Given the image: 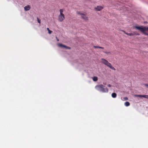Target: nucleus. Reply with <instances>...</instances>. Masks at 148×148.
Here are the masks:
<instances>
[{
	"instance_id": "obj_1",
	"label": "nucleus",
	"mask_w": 148,
	"mask_h": 148,
	"mask_svg": "<svg viewBox=\"0 0 148 148\" xmlns=\"http://www.w3.org/2000/svg\"><path fill=\"white\" fill-rule=\"evenodd\" d=\"M105 86L103 84H98L96 85L95 88L98 91L102 92H108V89L107 87H105Z\"/></svg>"
},
{
	"instance_id": "obj_2",
	"label": "nucleus",
	"mask_w": 148,
	"mask_h": 148,
	"mask_svg": "<svg viewBox=\"0 0 148 148\" xmlns=\"http://www.w3.org/2000/svg\"><path fill=\"white\" fill-rule=\"evenodd\" d=\"M135 27L136 29L140 30L145 35L148 36V33L145 32V31L148 30V27H143L142 26H135Z\"/></svg>"
},
{
	"instance_id": "obj_3",
	"label": "nucleus",
	"mask_w": 148,
	"mask_h": 148,
	"mask_svg": "<svg viewBox=\"0 0 148 148\" xmlns=\"http://www.w3.org/2000/svg\"><path fill=\"white\" fill-rule=\"evenodd\" d=\"M64 19V14H60L58 17V21L60 22H62Z\"/></svg>"
},
{
	"instance_id": "obj_4",
	"label": "nucleus",
	"mask_w": 148,
	"mask_h": 148,
	"mask_svg": "<svg viewBox=\"0 0 148 148\" xmlns=\"http://www.w3.org/2000/svg\"><path fill=\"white\" fill-rule=\"evenodd\" d=\"M58 46L61 47H64L66 49H71V48L70 47L67 46L65 45H64L62 44L61 43H58Z\"/></svg>"
},
{
	"instance_id": "obj_5",
	"label": "nucleus",
	"mask_w": 148,
	"mask_h": 148,
	"mask_svg": "<svg viewBox=\"0 0 148 148\" xmlns=\"http://www.w3.org/2000/svg\"><path fill=\"white\" fill-rule=\"evenodd\" d=\"M103 8L101 6H97V7L95 8V10L97 11H100L102 10Z\"/></svg>"
},
{
	"instance_id": "obj_6",
	"label": "nucleus",
	"mask_w": 148,
	"mask_h": 148,
	"mask_svg": "<svg viewBox=\"0 0 148 148\" xmlns=\"http://www.w3.org/2000/svg\"><path fill=\"white\" fill-rule=\"evenodd\" d=\"M24 10L25 11H27L29 10L30 9V7L29 5L25 6L24 7Z\"/></svg>"
},
{
	"instance_id": "obj_7",
	"label": "nucleus",
	"mask_w": 148,
	"mask_h": 148,
	"mask_svg": "<svg viewBox=\"0 0 148 148\" xmlns=\"http://www.w3.org/2000/svg\"><path fill=\"white\" fill-rule=\"evenodd\" d=\"M101 60H102L103 61L102 62L103 63V64H105V65H106V64H107L108 63V62L107 60H106L103 58H102Z\"/></svg>"
},
{
	"instance_id": "obj_8",
	"label": "nucleus",
	"mask_w": 148,
	"mask_h": 148,
	"mask_svg": "<svg viewBox=\"0 0 148 148\" xmlns=\"http://www.w3.org/2000/svg\"><path fill=\"white\" fill-rule=\"evenodd\" d=\"M112 96L113 98H115L116 97L117 95L115 92H113L112 94Z\"/></svg>"
},
{
	"instance_id": "obj_9",
	"label": "nucleus",
	"mask_w": 148,
	"mask_h": 148,
	"mask_svg": "<svg viewBox=\"0 0 148 148\" xmlns=\"http://www.w3.org/2000/svg\"><path fill=\"white\" fill-rule=\"evenodd\" d=\"M82 18L85 20H88V18L85 15L82 16Z\"/></svg>"
},
{
	"instance_id": "obj_10",
	"label": "nucleus",
	"mask_w": 148,
	"mask_h": 148,
	"mask_svg": "<svg viewBox=\"0 0 148 148\" xmlns=\"http://www.w3.org/2000/svg\"><path fill=\"white\" fill-rule=\"evenodd\" d=\"M93 80L95 82H96L98 80V78L97 77L94 76L93 77Z\"/></svg>"
},
{
	"instance_id": "obj_11",
	"label": "nucleus",
	"mask_w": 148,
	"mask_h": 148,
	"mask_svg": "<svg viewBox=\"0 0 148 148\" xmlns=\"http://www.w3.org/2000/svg\"><path fill=\"white\" fill-rule=\"evenodd\" d=\"M94 47L95 48H100V49H103L104 47H100V46H94Z\"/></svg>"
},
{
	"instance_id": "obj_12",
	"label": "nucleus",
	"mask_w": 148,
	"mask_h": 148,
	"mask_svg": "<svg viewBox=\"0 0 148 148\" xmlns=\"http://www.w3.org/2000/svg\"><path fill=\"white\" fill-rule=\"evenodd\" d=\"M125 105L126 106H128L130 105V103L129 102L126 101L125 103Z\"/></svg>"
},
{
	"instance_id": "obj_13",
	"label": "nucleus",
	"mask_w": 148,
	"mask_h": 148,
	"mask_svg": "<svg viewBox=\"0 0 148 148\" xmlns=\"http://www.w3.org/2000/svg\"><path fill=\"white\" fill-rule=\"evenodd\" d=\"M47 30L48 31V33L49 34H51L52 33V31H51L50 30L49 28H47Z\"/></svg>"
},
{
	"instance_id": "obj_14",
	"label": "nucleus",
	"mask_w": 148,
	"mask_h": 148,
	"mask_svg": "<svg viewBox=\"0 0 148 148\" xmlns=\"http://www.w3.org/2000/svg\"><path fill=\"white\" fill-rule=\"evenodd\" d=\"M135 96L137 97L142 98V95H135Z\"/></svg>"
},
{
	"instance_id": "obj_15",
	"label": "nucleus",
	"mask_w": 148,
	"mask_h": 148,
	"mask_svg": "<svg viewBox=\"0 0 148 148\" xmlns=\"http://www.w3.org/2000/svg\"><path fill=\"white\" fill-rule=\"evenodd\" d=\"M125 34L128 36H130V33L126 32H125L123 31Z\"/></svg>"
},
{
	"instance_id": "obj_16",
	"label": "nucleus",
	"mask_w": 148,
	"mask_h": 148,
	"mask_svg": "<svg viewBox=\"0 0 148 148\" xmlns=\"http://www.w3.org/2000/svg\"><path fill=\"white\" fill-rule=\"evenodd\" d=\"M111 64L109 62H108L107 64L106 65L108 67H110L111 65Z\"/></svg>"
},
{
	"instance_id": "obj_17",
	"label": "nucleus",
	"mask_w": 148,
	"mask_h": 148,
	"mask_svg": "<svg viewBox=\"0 0 148 148\" xmlns=\"http://www.w3.org/2000/svg\"><path fill=\"white\" fill-rule=\"evenodd\" d=\"M111 69L112 70H115L116 69H115L113 67L112 65L110 67Z\"/></svg>"
},
{
	"instance_id": "obj_18",
	"label": "nucleus",
	"mask_w": 148,
	"mask_h": 148,
	"mask_svg": "<svg viewBox=\"0 0 148 148\" xmlns=\"http://www.w3.org/2000/svg\"><path fill=\"white\" fill-rule=\"evenodd\" d=\"M60 14H63V13H62V12H63V10L62 9H60Z\"/></svg>"
},
{
	"instance_id": "obj_19",
	"label": "nucleus",
	"mask_w": 148,
	"mask_h": 148,
	"mask_svg": "<svg viewBox=\"0 0 148 148\" xmlns=\"http://www.w3.org/2000/svg\"><path fill=\"white\" fill-rule=\"evenodd\" d=\"M140 35V34L137 33L136 32H135L134 35H135L136 36H139Z\"/></svg>"
},
{
	"instance_id": "obj_20",
	"label": "nucleus",
	"mask_w": 148,
	"mask_h": 148,
	"mask_svg": "<svg viewBox=\"0 0 148 148\" xmlns=\"http://www.w3.org/2000/svg\"><path fill=\"white\" fill-rule=\"evenodd\" d=\"M77 13L78 14H79V15H83V16L85 15V14H84V13H80V12H77Z\"/></svg>"
},
{
	"instance_id": "obj_21",
	"label": "nucleus",
	"mask_w": 148,
	"mask_h": 148,
	"mask_svg": "<svg viewBox=\"0 0 148 148\" xmlns=\"http://www.w3.org/2000/svg\"><path fill=\"white\" fill-rule=\"evenodd\" d=\"M37 21L38 23H40V20L38 18H37Z\"/></svg>"
},
{
	"instance_id": "obj_22",
	"label": "nucleus",
	"mask_w": 148,
	"mask_h": 148,
	"mask_svg": "<svg viewBox=\"0 0 148 148\" xmlns=\"http://www.w3.org/2000/svg\"><path fill=\"white\" fill-rule=\"evenodd\" d=\"M103 52L104 53H106V54H108L110 53V52L103 51Z\"/></svg>"
},
{
	"instance_id": "obj_23",
	"label": "nucleus",
	"mask_w": 148,
	"mask_h": 148,
	"mask_svg": "<svg viewBox=\"0 0 148 148\" xmlns=\"http://www.w3.org/2000/svg\"><path fill=\"white\" fill-rule=\"evenodd\" d=\"M142 97H144V98H145L146 95H142Z\"/></svg>"
},
{
	"instance_id": "obj_24",
	"label": "nucleus",
	"mask_w": 148,
	"mask_h": 148,
	"mask_svg": "<svg viewBox=\"0 0 148 148\" xmlns=\"http://www.w3.org/2000/svg\"><path fill=\"white\" fill-rule=\"evenodd\" d=\"M108 87H111L112 86V85L111 84H109L108 85Z\"/></svg>"
},
{
	"instance_id": "obj_25",
	"label": "nucleus",
	"mask_w": 148,
	"mask_h": 148,
	"mask_svg": "<svg viewBox=\"0 0 148 148\" xmlns=\"http://www.w3.org/2000/svg\"><path fill=\"white\" fill-rule=\"evenodd\" d=\"M134 36V34H133L132 33H130V36Z\"/></svg>"
},
{
	"instance_id": "obj_26",
	"label": "nucleus",
	"mask_w": 148,
	"mask_h": 148,
	"mask_svg": "<svg viewBox=\"0 0 148 148\" xmlns=\"http://www.w3.org/2000/svg\"><path fill=\"white\" fill-rule=\"evenodd\" d=\"M144 85L147 87H148V84H145Z\"/></svg>"
},
{
	"instance_id": "obj_27",
	"label": "nucleus",
	"mask_w": 148,
	"mask_h": 148,
	"mask_svg": "<svg viewBox=\"0 0 148 148\" xmlns=\"http://www.w3.org/2000/svg\"><path fill=\"white\" fill-rule=\"evenodd\" d=\"M145 98L148 99V95H146Z\"/></svg>"
},
{
	"instance_id": "obj_28",
	"label": "nucleus",
	"mask_w": 148,
	"mask_h": 148,
	"mask_svg": "<svg viewBox=\"0 0 148 148\" xmlns=\"http://www.w3.org/2000/svg\"><path fill=\"white\" fill-rule=\"evenodd\" d=\"M56 38L57 41H59V39L57 38V37H56Z\"/></svg>"
},
{
	"instance_id": "obj_29",
	"label": "nucleus",
	"mask_w": 148,
	"mask_h": 148,
	"mask_svg": "<svg viewBox=\"0 0 148 148\" xmlns=\"http://www.w3.org/2000/svg\"><path fill=\"white\" fill-rule=\"evenodd\" d=\"M125 99L126 100H127V99H128V98H127V97H125Z\"/></svg>"
},
{
	"instance_id": "obj_30",
	"label": "nucleus",
	"mask_w": 148,
	"mask_h": 148,
	"mask_svg": "<svg viewBox=\"0 0 148 148\" xmlns=\"http://www.w3.org/2000/svg\"><path fill=\"white\" fill-rule=\"evenodd\" d=\"M132 33L133 34H134V35L135 32H132Z\"/></svg>"
}]
</instances>
